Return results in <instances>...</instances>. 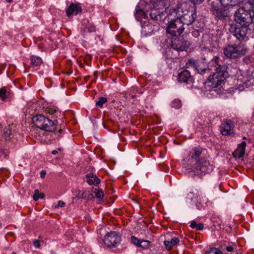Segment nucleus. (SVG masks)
Returning <instances> with one entry per match:
<instances>
[{"instance_id": "f257e3e1", "label": "nucleus", "mask_w": 254, "mask_h": 254, "mask_svg": "<svg viewBox=\"0 0 254 254\" xmlns=\"http://www.w3.org/2000/svg\"><path fill=\"white\" fill-rule=\"evenodd\" d=\"M254 18L253 9H246L244 7L239 8L234 14L235 22L230 24L229 32L238 40H244L250 30L249 26L253 22Z\"/></svg>"}, {"instance_id": "f03ea898", "label": "nucleus", "mask_w": 254, "mask_h": 254, "mask_svg": "<svg viewBox=\"0 0 254 254\" xmlns=\"http://www.w3.org/2000/svg\"><path fill=\"white\" fill-rule=\"evenodd\" d=\"M45 112L46 114L51 115L52 118L55 119L52 120L49 117L38 114L33 118V122L37 127L42 130L54 132L56 130V127L58 124L57 119H63L64 118V115L57 107L51 105L45 108Z\"/></svg>"}, {"instance_id": "7ed1b4c3", "label": "nucleus", "mask_w": 254, "mask_h": 254, "mask_svg": "<svg viewBox=\"0 0 254 254\" xmlns=\"http://www.w3.org/2000/svg\"><path fill=\"white\" fill-rule=\"evenodd\" d=\"M212 64H216L215 72L212 76L208 78V86L212 88H217L220 85L228 75L227 67L225 65H221L219 58L215 57L211 61Z\"/></svg>"}, {"instance_id": "20e7f679", "label": "nucleus", "mask_w": 254, "mask_h": 254, "mask_svg": "<svg viewBox=\"0 0 254 254\" xmlns=\"http://www.w3.org/2000/svg\"><path fill=\"white\" fill-rule=\"evenodd\" d=\"M151 7V18L157 22L164 20L167 17L165 11L171 5L170 0H149Z\"/></svg>"}, {"instance_id": "39448f33", "label": "nucleus", "mask_w": 254, "mask_h": 254, "mask_svg": "<svg viewBox=\"0 0 254 254\" xmlns=\"http://www.w3.org/2000/svg\"><path fill=\"white\" fill-rule=\"evenodd\" d=\"M185 4H178L175 7H171L169 9V13H165L167 15H173L174 17L178 18L181 20L184 25H190L193 23L196 17L195 11L194 10L188 11L185 13H183V8Z\"/></svg>"}, {"instance_id": "423d86ee", "label": "nucleus", "mask_w": 254, "mask_h": 254, "mask_svg": "<svg viewBox=\"0 0 254 254\" xmlns=\"http://www.w3.org/2000/svg\"><path fill=\"white\" fill-rule=\"evenodd\" d=\"M173 20L168 24L166 29L167 33L173 36L177 37L180 35L185 30L183 23L181 22V20L178 18L175 17Z\"/></svg>"}, {"instance_id": "0eeeda50", "label": "nucleus", "mask_w": 254, "mask_h": 254, "mask_svg": "<svg viewBox=\"0 0 254 254\" xmlns=\"http://www.w3.org/2000/svg\"><path fill=\"white\" fill-rule=\"evenodd\" d=\"M177 80L181 83L186 84L188 88H199L200 85L196 83L194 79L190 75V72L185 69L179 73Z\"/></svg>"}, {"instance_id": "6e6552de", "label": "nucleus", "mask_w": 254, "mask_h": 254, "mask_svg": "<svg viewBox=\"0 0 254 254\" xmlns=\"http://www.w3.org/2000/svg\"><path fill=\"white\" fill-rule=\"evenodd\" d=\"M246 49L240 46L228 45L224 49V55L230 59H236L246 54Z\"/></svg>"}, {"instance_id": "1a4fd4ad", "label": "nucleus", "mask_w": 254, "mask_h": 254, "mask_svg": "<svg viewBox=\"0 0 254 254\" xmlns=\"http://www.w3.org/2000/svg\"><path fill=\"white\" fill-rule=\"evenodd\" d=\"M192 167L193 172L197 175H201V173H209L213 169V166L210 164L209 161L206 160L204 157L200 159Z\"/></svg>"}, {"instance_id": "9d476101", "label": "nucleus", "mask_w": 254, "mask_h": 254, "mask_svg": "<svg viewBox=\"0 0 254 254\" xmlns=\"http://www.w3.org/2000/svg\"><path fill=\"white\" fill-rule=\"evenodd\" d=\"M225 5H215L214 2L211 4V11L217 20H224L229 16V11L225 7Z\"/></svg>"}, {"instance_id": "9b49d317", "label": "nucleus", "mask_w": 254, "mask_h": 254, "mask_svg": "<svg viewBox=\"0 0 254 254\" xmlns=\"http://www.w3.org/2000/svg\"><path fill=\"white\" fill-rule=\"evenodd\" d=\"M204 150L199 146L193 148L187 157L188 163L192 166L204 157Z\"/></svg>"}, {"instance_id": "f8f14e48", "label": "nucleus", "mask_w": 254, "mask_h": 254, "mask_svg": "<svg viewBox=\"0 0 254 254\" xmlns=\"http://www.w3.org/2000/svg\"><path fill=\"white\" fill-rule=\"evenodd\" d=\"M121 241V237L117 232H111L104 237L103 242L108 247H116Z\"/></svg>"}, {"instance_id": "ddd939ff", "label": "nucleus", "mask_w": 254, "mask_h": 254, "mask_svg": "<svg viewBox=\"0 0 254 254\" xmlns=\"http://www.w3.org/2000/svg\"><path fill=\"white\" fill-rule=\"evenodd\" d=\"M190 45V43L182 37H176L172 40L171 48L177 51H186Z\"/></svg>"}, {"instance_id": "4468645a", "label": "nucleus", "mask_w": 254, "mask_h": 254, "mask_svg": "<svg viewBox=\"0 0 254 254\" xmlns=\"http://www.w3.org/2000/svg\"><path fill=\"white\" fill-rule=\"evenodd\" d=\"M220 132L223 135H228L234 133V124L233 122L229 120H225L221 124Z\"/></svg>"}, {"instance_id": "2eb2a0df", "label": "nucleus", "mask_w": 254, "mask_h": 254, "mask_svg": "<svg viewBox=\"0 0 254 254\" xmlns=\"http://www.w3.org/2000/svg\"><path fill=\"white\" fill-rule=\"evenodd\" d=\"M82 11V8L79 4L71 3L66 10V15L70 17L72 15H77Z\"/></svg>"}, {"instance_id": "dca6fc26", "label": "nucleus", "mask_w": 254, "mask_h": 254, "mask_svg": "<svg viewBox=\"0 0 254 254\" xmlns=\"http://www.w3.org/2000/svg\"><path fill=\"white\" fill-rule=\"evenodd\" d=\"M246 142L243 141L238 145L237 148L233 153L234 158L240 159L242 158L245 153Z\"/></svg>"}, {"instance_id": "f3484780", "label": "nucleus", "mask_w": 254, "mask_h": 254, "mask_svg": "<svg viewBox=\"0 0 254 254\" xmlns=\"http://www.w3.org/2000/svg\"><path fill=\"white\" fill-rule=\"evenodd\" d=\"M86 182L89 185L97 186L100 183V180L97 176L92 173H89L86 175Z\"/></svg>"}, {"instance_id": "a211bd4d", "label": "nucleus", "mask_w": 254, "mask_h": 254, "mask_svg": "<svg viewBox=\"0 0 254 254\" xmlns=\"http://www.w3.org/2000/svg\"><path fill=\"white\" fill-rule=\"evenodd\" d=\"M82 25L84 26V30L88 32L95 31V27L92 23H90L88 19H84L82 21Z\"/></svg>"}, {"instance_id": "6ab92c4d", "label": "nucleus", "mask_w": 254, "mask_h": 254, "mask_svg": "<svg viewBox=\"0 0 254 254\" xmlns=\"http://www.w3.org/2000/svg\"><path fill=\"white\" fill-rule=\"evenodd\" d=\"M179 239L177 237L173 238L171 241H164V245L167 250H170L172 247L176 245L179 242Z\"/></svg>"}, {"instance_id": "aec40b11", "label": "nucleus", "mask_w": 254, "mask_h": 254, "mask_svg": "<svg viewBox=\"0 0 254 254\" xmlns=\"http://www.w3.org/2000/svg\"><path fill=\"white\" fill-rule=\"evenodd\" d=\"M31 63L30 66L32 68H36L39 66L42 63V60L39 57L32 56L30 57Z\"/></svg>"}, {"instance_id": "412c9836", "label": "nucleus", "mask_w": 254, "mask_h": 254, "mask_svg": "<svg viewBox=\"0 0 254 254\" xmlns=\"http://www.w3.org/2000/svg\"><path fill=\"white\" fill-rule=\"evenodd\" d=\"M146 16L145 12L140 7L139 5H136L134 13V16L136 20L139 21L141 18H145Z\"/></svg>"}, {"instance_id": "4be33fe9", "label": "nucleus", "mask_w": 254, "mask_h": 254, "mask_svg": "<svg viewBox=\"0 0 254 254\" xmlns=\"http://www.w3.org/2000/svg\"><path fill=\"white\" fill-rule=\"evenodd\" d=\"M196 69L198 71V74L196 75V76H197L198 78L200 79V81H199L198 84H199V85H200V84H204L205 82L201 78V74H202L203 73L206 72V71H209V69L208 68H199L198 66Z\"/></svg>"}, {"instance_id": "5701e85b", "label": "nucleus", "mask_w": 254, "mask_h": 254, "mask_svg": "<svg viewBox=\"0 0 254 254\" xmlns=\"http://www.w3.org/2000/svg\"><path fill=\"white\" fill-rule=\"evenodd\" d=\"M221 4L222 5H229L231 6H235L239 4L241 1V0H219Z\"/></svg>"}, {"instance_id": "b1692460", "label": "nucleus", "mask_w": 254, "mask_h": 254, "mask_svg": "<svg viewBox=\"0 0 254 254\" xmlns=\"http://www.w3.org/2000/svg\"><path fill=\"white\" fill-rule=\"evenodd\" d=\"M92 192L95 193V197L98 198L100 200L103 199L104 195V192L101 189L93 188Z\"/></svg>"}, {"instance_id": "393cba45", "label": "nucleus", "mask_w": 254, "mask_h": 254, "mask_svg": "<svg viewBox=\"0 0 254 254\" xmlns=\"http://www.w3.org/2000/svg\"><path fill=\"white\" fill-rule=\"evenodd\" d=\"M190 227L192 229H195L196 230H202L204 227L203 224L201 223L197 224L194 220L190 222Z\"/></svg>"}, {"instance_id": "a878e982", "label": "nucleus", "mask_w": 254, "mask_h": 254, "mask_svg": "<svg viewBox=\"0 0 254 254\" xmlns=\"http://www.w3.org/2000/svg\"><path fill=\"white\" fill-rule=\"evenodd\" d=\"M11 135V129L10 126L5 127L3 130V135L5 140L10 139Z\"/></svg>"}, {"instance_id": "bb28decb", "label": "nucleus", "mask_w": 254, "mask_h": 254, "mask_svg": "<svg viewBox=\"0 0 254 254\" xmlns=\"http://www.w3.org/2000/svg\"><path fill=\"white\" fill-rule=\"evenodd\" d=\"M107 102V99L104 97H100L99 100L96 102V106L102 108L104 104Z\"/></svg>"}, {"instance_id": "cd10ccee", "label": "nucleus", "mask_w": 254, "mask_h": 254, "mask_svg": "<svg viewBox=\"0 0 254 254\" xmlns=\"http://www.w3.org/2000/svg\"><path fill=\"white\" fill-rule=\"evenodd\" d=\"M205 254H222V253L219 249L214 247L206 251Z\"/></svg>"}, {"instance_id": "c85d7f7f", "label": "nucleus", "mask_w": 254, "mask_h": 254, "mask_svg": "<svg viewBox=\"0 0 254 254\" xmlns=\"http://www.w3.org/2000/svg\"><path fill=\"white\" fill-rule=\"evenodd\" d=\"M44 197V194L43 193H40L38 190H34V194L33 196V198L35 201L38 200L39 198H43Z\"/></svg>"}, {"instance_id": "c756f323", "label": "nucleus", "mask_w": 254, "mask_h": 254, "mask_svg": "<svg viewBox=\"0 0 254 254\" xmlns=\"http://www.w3.org/2000/svg\"><path fill=\"white\" fill-rule=\"evenodd\" d=\"M150 242L147 240H140L139 243V248H141L143 249H148L150 246Z\"/></svg>"}, {"instance_id": "7c9ffc66", "label": "nucleus", "mask_w": 254, "mask_h": 254, "mask_svg": "<svg viewBox=\"0 0 254 254\" xmlns=\"http://www.w3.org/2000/svg\"><path fill=\"white\" fill-rule=\"evenodd\" d=\"M172 107L178 109L182 107V103L180 99H175L171 104Z\"/></svg>"}, {"instance_id": "2f4dec72", "label": "nucleus", "mask_w": 254, "mask_h": 254, "mask_svg": "<svg viewBox=\"0 0 254 254\" xmlns=\"http://www.w3.org/2000/svg\"><path fill=\"white\" fill-rule=\"evenodd\" d=\"M0 97L2 100L8 97V92H7L5 87H3L0 89Z\"/></svg>"}, {"instance_id": "473e14b6", "label": "nucleus", "mask_w": 254, "mask_h": 254, "mask_svg": "<svg viewBox=\"0 0 254 254\" xmlns=\"http://www.w3.org/2000/svg\"><path fill=\"white\" fill-rule=\"evenodd\" d=\"M131 242L135 246L139 247V243L140 242V240L137 239L134 236H132L130 238Z\"/></svg>"}, {"instance_id": "72a5a7b5", "label": "nucleus", "mask_w": 254, "mask_h": 254, "mask_svg": "<svg viewBox=\"0 0 254 254\" xmlns=\"http://www.w3.org/2000/svg\"><path fill=\"white\" fill-rule=\"evenodd\" d=\"M94 197L95 196L93 195V193L88 191L86 193L85 196H84V199L90 200L94 198Z\"/></svg>"}, {"instance_id": "f704fd0d", "label": "nucleus", "mask_w": 254, "mask_h": 254, "mask_svg": "<svg viewBox=\"0 0 254 254\" xmlns=\"http://www.w3.org/2000/svg\"><path fill=\"white\" fill-rule=\"evenodd\" d=\"M189 62L190 64L193 65V66L195 67L196 68L198 67L197 62L195 60L190 59L189 60Z\"/></svg>"}, {"instance_id": "c9c22d12", "label": "nucleus", "mask_w": 254, "mask_h": 254, "mask_svg": "<svg viewBox=\"0 0 254 254\" xmlns=\"http://www.w3.org/2000/svg\"><path fill=\"white\" fill-rule=\"evenodd\" d=\"M228 252H232L234 250V247L231 245H227L224 248Z\"/></svg>"}, {"instance_id": "e433bc0d", "label": "nucleus", "mask_w": 254, "mask_h": 254, "mask_svg": "<svg viewBox=\"0 0 254 254\" xmlns=\"http://www.w3.org/2000/svg\"><path fill=\"white\" fill-rule=\"evenodd\" d=\"M33 245L36 248H39L40 245V241L38 240H34L33 241Z\"/></svg>"}, {"instance_id": "4c0bfd02", "label": "nucleus", "mask_w": 254, "mask_h": 254, "mask_svg": "<svg viewBox=\"0 0 254 254\" xmlns=\"http://www.w3.org/2000/svg\"><path fill=\"white\" fill-rule=\"evenodd\" d=\"M65 204L63 201L59 200L58 201V204L55 206V207L56 208L58 207H63L65 206Z\"/></svg>"}, {"instance_id": "58836bf2", "label": "nucleus", "mask_w": 254, "mask_h": 254, "mask_svg": "<svg viewBox=\"0 0 254 254\" xmlns=\"http://www.w3.org/2000/svg\"><path fill=\"white\" fill-rule=\"evenodd\" d=\"M249 3L252 7L254 8V0H249Z\"/></svg>"}, {"instance_id": "ea45409f", "label": "nucleus", "mask_w": 254, "mask_h": 254, "mask_svg": "<svg viewBox=\"0 0 254 254\" xmlns=\"http://www.w3.org/2000/svg\"><path fill=\"white\" fill-rule=\"evenodd\" d=\"M86 191H84L83 192H82L81 195L79 196V198H82L83 199H84V196H85V195H86Z\"/></svg>"}, {"instance_id": "a19ab883", "label": "nucleus", "mask_w": 254, "mask_h": 254, "mask_svg": "<svg viewBox=\"0 0 254 254\" xmlns=\"http://www.w3.org/2000/svg\"><path fill=\"white\" fill-rule=\"evenodd\" d=\"M46 175V172L45 171H42L40 173V176L42 178H43Z\"/></svg>"}, {"instance_id": "79ce46f5", "label": "nucleus", "mask_w": 254, "mask_h": 254, "mask_svg": "<svg viewBox=\"0 0 254 254\" xmlns=\"http://www.w3.org/2000/svg\"><path fill=\"white\" fill-rule=\"evenodd\" d=\"M52 153L54 155H56L58 153V151L54 150L52 151Z\"/></svg>"}, {"instance_id": "37998d69", "label": "nucleus", "mask_w": 254, "mask_h": 254, "mask_svg": "<svg viewBox=\"0 0 254 254\" xmlns=\"http://www.w3.org/2000/svg\"><path fill=\"white\" fill-rule=\"evenodd\" d=\"M58 132L59 133H62L63 132V129L62 128H60V129H59Z\"/></svg>"}, {"instance_id": "c03bdc74", "label": "nucleus", "mask_w": 254, "mask_h": 254, "mask_svg": "<svg viewBox=\"0 0 254 254\" xmlns=\"http://www.w3.org/2000/svg\"><path fill=\"white\" fill-rule=\"evenodd\" d=\"M1 154L4 156V157H5V158H7V157H7V156H6V155H5L4 152V151H1Z\"/></svg>"}, {"instance_id": "a18cd8bd", "label": "nucleus", "mask_w": 254, "mask_h": 254, "mask_svg": "<svg viewBox=\"0 0 254 254\" xmlns=\"http://www.w3.org/2000/svg\"><path fill=\"white\" fill-rule=\"evenodd\" d=\"M6 2L8 3H11L12 2V0H5Z\"/></svg>"}, {"instance_id": "49530a36", "label": "nucleus", "mask_w": 254, "mask_h": 254, "mask_svg": "<svg viewBox=\"0 0 254 254\" xmlns=\"http://www.w3.org/2000/svg\"><path fill=\"white\" fill-rule=\"evenodd\" d=\"M243 139H247V137L246 136H243Z\"/></svg>"}, {"instance_id": "de8ad7c7", "label": "nucleus", "mask_w": 254, "mask_h": 254, "mask_svg": "<svg viewBox=\"0 0 254 254\" xmlns=\"http://www.w3.org/2000/svg\"><path fill=\"white\" fill-rule=\"evenodd\" d=\"M253 116L254 117V112L253 113Z\"/></svg>"}, {"instance_id": "09e8293b", "label": "nucleus", "mask_w": 254, "mask_h": 254, "mask_svg": "<svg viewBox=\"0 0 254 254\" xmlns=\"http://www.w3.org/2000/svg\"><path fill=\"white\" fill-rule=\"evenodd\" d=\"M11 254H16V253L15 252H13Z\"/></svg>"}, {"instance_id": "8fccbe9b", "label": "nucleus", "mask_w": 254, "mask_h": 254, "mask_svg": "<svg viewBox=\"0 0 254 254\" xmlns=\"http://www.w3.org/2000/svg\"><path fill=\"white\" fill-rule=\"evenodd\" d=\"M58 149L59 150H62V149L61 148H59Z\"/></svg>"}]
</instances>
